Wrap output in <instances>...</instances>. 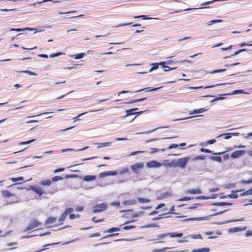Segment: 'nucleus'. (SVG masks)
<instances>
[{"instance_id": "obj_1", "label": "nucleus", "mask_w": 252, "mask_h": 252, "mask_svg": "<svg viewBox=\"0 0 252 252\" xmlns=\"http://www.w3.org/2000/svg\"><path fill=\"white\" fill-rule=\"evenodd\" d=\"M107 205L105 203L96 204L93 207V212L97 213L105 211L107 209Z\"/></svg>"}, {"instance_id": "obj_2", "label": "nucleus", "mask_w": 252, "mask_h": 252, "mask_svg": "<svg viewBox=\"0 0 252 252\" xmlns=\"http://www.w3.org/2000/svg\"><path fill=\"white\" fill-rule=\"evenodd\" d=\"M41 225V223L36 220H33L26 228L25 231L32 230Z\"/></svg>"}, {"instance_id": "obj_3", "label": "nucleus", "mask_w": 252, "mask_h": 252, "mask_svg": "<svg viewBox=\"0 0 252 252\" xmlns=\"http://www.w3.org/2000/svg\"><path fill=\"white\" fill-rule=\"evenodd\" d=\"M183 235L182 233H176V232H172V233H167L164 234H161L158 236V238L159 239H163L165 237H181Z\"/></svg>"}, {"instance_id": "obj_4", "label": "nucleus", "mask_w": 252, "mask_h": 252, "mask_svg": "<svg viewBox=\"0 0 252 252\" xmlns=\"http://www.w3.org/2000/svg\"><path fill=\"white\" fill-rule=\"evenodd\" d=\"M144 164L142 162H138L131 166V169L135 173L138 174L140 170L143 168Z\"/></svg>"}, {"instance_id": "obj_5", "label": "nucleus", "mask_w": 252, "mask_h": 252, "mask_svg": "<svg viewBox=\"0 0 252 252\" xmlns=\"http://www.w3.org/2000/svg\"><path fill=\"white\" fill-rule=\"evenodd\" d=\"M189 159L190 158L189 157L178 159L177 160L178 167L181 168H184Z\"/></svg>"}, {"instance_id": "obj_6", "label": "nucleus", "mask_w": 252, "mask_h": 252, "mask_svg": "<svg viewBox=\"0 0 252 252\" xmlns=\"http://www.w3.org/2000/svg\"><path fill=\"white\" fill-rule=\"evenodd\" d=\"M245 154V151L243 150H237L233 152L231 155V158H237L243 156Z\"/></svg>"}, {"instance_id": "obj_7", "label": "nucleus", "mask_w": 252, "mask_h": 252, "mask_svg": "<svg viewBox=\"0 0 252 252\" xmlns=\"http://www.w3.org/2000/svg\"><path fill=\"white\" fill-rule=\"evenodd\" d=\"M31 189L39 196H41L44 193L43 189L38 186L31 187Z\"/></svg>"}, {"instance_id": "obj_8", "label": "nucleus", "mask_w": 252, "mask_h": 252, "mask_svg": "<svg viewBox=\"0 0 252 252\" xmlns=\"http://www.w3.org/2000/svg\"><path fill=\"white\" fill-rule=\"evenodd\" d=\"M147 165L148 167L152 168L156 167H160L162 165V164L156 160H152L150 162H147Z\"/></svg>"}, {"instance_id": "obj_9", "label": "nucleus", "mask_w": 252, "mask_h": 252, "mask_svg": "<svg viewBox=\"0 0 252 252\" xmlns=\"http://www.w3.org/2000/svg\"><path fill=\"white\" fill-rule=\"evenodd\" d=\"M242 191H243V190H236L235 191H232V193H231L230 194L227 195V197H228L231 198H238V195L237 194H236V193L238 192ZM225 197H226V196H221L220 198H224Z\"/></svg>"}, {"instance_id": "obj_10", "label": "nucleus", "mask_w": 252, "mask_h": 252, "mask_svg": "<svg viewBox=\"0 0 252 252\" xmlns=\"http://www.w3.org/2000/svg\"><path fill=\"white\" fill-rule=\"evenodd\" d=\"M187 194H200L201 193V190L199 189H188L185 192Z\"/></svg>"}, {"instance_id": "obj_11", "label": "nucleus", "mask_w": 252, "mask_h": 252, "mask_svg": "<svg viewBox=\"0 0 252 252\" xmlns=\"http://www.w3.org/2000/svg\"><path fill=\"white\" fill-rule=\"evenodd\" d=\"M57 220V218L55 217H49L46 220L45 224L48 225V227H51L53 225H50V224H52L56 222Z\"/></svg>"}, {"instance_id": "obj_12", "label": "nucleus", "mask_w": 252, "mask_h": 252, "mask_svg": "<svg viewBox=\"0 0 252 252\" xmlns=\"http://www.w3.org/2000/svg\"><path fill=\"white\" fill-rule=\"evenodd\" d=\"M1 194L4 198H9L10 197L14 196V194H12L10 191L7 190H3L1 191Z\"/></svg>"}, {"instance_id": "obj_13", "label": "nucleus", "mask_w": 252, "mask_h": 252, "mask_svg": "<svg viewBox=\"0 0 252 252\" xmlns=\"http://www.w3.org/2000/svg\"><path fill=\"white\" fill-rule=\"evenodd\" d=\"M138 109V108H134L130 109H128L126 110V114L124 116V117H126L130 115H135V111H136Z\"/></svg>"}, {"instance_id": "obj_14", "label": "nucleus", "mask_w": 252, "mask_h": 252, "mask_svg": "<svg viewBox=\"0 0 252 252\" xmlns=\"http://www.w3.org/2000/svg\"><path fill=\"white\" fill-rule=\"evenodd\" d=\"M172 196V193L170 192H166L161 194L160 196H158L157 199L161 200L165 198L170 197Z\"/></svg>"}, {"instance_id": "obj_15", "label": "nucleus", "mask_w": 252, "mask_h": 252, "mask_svg": "<svg viewBox=\"0 0 252 252\" xmlns=\"http://www.w3.org/2000/svg\"><path fill=\"white\" fill-rule=\"evenodd\" d=\"M161 87H158V88H153V89H152L151 87H148V88H146L140 89V90H138V91H136L135 92V93L139 92H141V91H145V92H147L155 91H157V90L159 89Z\"/></svg>"}, {"instance_id": "obj_16", "label": "nucleus", "mask_w": 252, "mask_h": 252, "mask_svg": "<svg viewBox=\"0 0 252 252\" xmlns=\"http://www.w3.org/2000/svg\"><path fill=\"white\" fill-rule=\"evenodd\" d=\"M137 203V201L135 199H130L126 200L123 202V204L125 206H129L135 204Z\"/></svg>"}, {"instance_id": "obj_17", "label": "nucleus", "mask_w": 252, "mask_h": 252, "mask_svg": "<svg viewBox=\"0 0 252 252\" xmlns=\"http://www.w3.org/2000/svg\"><path fill=\"white\" fill-rule=\"evenodd\" d=\"M96 176L94 175H86L83 177V180L86 182H89L95 180Z\"/></svg>"}, {"instance_id": "obj_18", "label": "nucleus", "mask_w": 252, "mask_h": 252, "mask_svg": "<svg viewBox=\"0 0 252 252\" xmlns=\"http://www.w3.org/2000/svg\"><path fill=\"white\" fill-rule=\"evenodd\" d=\"M52 184V181L50 179L42 180L39 182V184L43 186H49Z\"/></svg>"}, {"instance_id": "obj_19", "label": "nucleus", "mask_w": 252, "mask_h": 252, "mask_svg": "<svg viewBox=\"0 0 252 252\" xmlns=\"http://www.w3.org/2000/svg\"><path fill=\"white\" fill-rule=\"evenodd\" d=\"M234 134L235 135H238L239 134L238 133H234L233 134L229 133H223L222 134L220 135L218 137H221V136H224V138L225 139H228L231 137V135Z\"/></svg>"}, {"instance_id": "obj_20", "label": "nucleus", "mask_w": 252, "mask_h": 252, "mask_svg": "<svg viewBox=\"0 0 252 252\" xmlns=\"http://www.w3.org/2000/svg\"><path fill=\"white\" fill-rule=\"evenodd\" d=\"M210 251L209 248H203L198 249H194L191 251V252H209Z\"/></svg>"}, {"instance_id": "obj_21", "label": "nucleus", "mask_w": 252, "mask_h": 252, "mask_svg": "<svg viewBox=\"0 0 252 252\" xmlns=\"http://www.w3.org/2000/svg\"><path fill=\"white\" fill-rule=\"evenodd\" d=\"M146 98H147V97H144V98H140V99H132L128 102H125V103L131 104V103H136V102H141L144 100H146Z\"/></svg>"}, {"instance_id": "obj_22", "label": "nucleus", "mask_w": 252, "mask_h": 252, "mask_svg": "<svg viewBox=\"0 0 252 252\" xmlns=\"http://www.w3.org/2000/svg\"><path fill=\"white\" fill-rule=\"evenodd\" d=\"M137 200H138V202L140 203H149L151 201L150 199L141 198V197H138L137 198Z\"/></svg>"}, {"instance_id": "obj_23", "label": "nucleus", "mask_w": 252, "mask_h": 252, "mask_svg": "<svg viewBox=\"0 0 252 252\" xmlns=\"http://www.w3.org/2000/svg\"><path fill=\"white\" fill-rule=\"evenodd\" d=\"M120 229H121L120 227H113V228H111L108 230H105L104 231V233H112L113 232L119 231L120 230Z\"/></svg>"}, {"instance_id": "obj_24", "label": "nucleus", "mask_w": 252, "mask_h": 252, "mask_svg": "<svg viewBox=\"0 0 252 252\" xmlns=\"http://www.w3.org/2000/svg\"><path fill=\"white\" fill-rule=\"evenodd\" d=\"M246 229V227H244L243 228H241L239 227H234L230 228L229 230V232H236L241 230H244Z\"/></svg>"}, {"instance_id": "obj_25", "label": "nucleus", "mask_w": 252, "mask_h": 252, "mask_svg": "<svg viewBox=\"0 0 252 252\" xmlns=\"http://www.w3.org/2000/svg\"><path fill=\"white\" fill-rule=\"evenodd\" d=\"M98 145V148L103 147H106V146H109L111 144V142H104V143H99L97 144Z\"/></svg>"}, {"instance_id": "obj_26", "label": "nucleus", "mask_w": 252, "mask_h": 252, "mask_svg": "<svg viewBox=\"0 0 252 252\" xmlns=\"http://www.w3.org/2000/svg\"><path fill=\"white\" fill-rule=\"evenodd\" d=\"M252 195V189L247 190L245 191H243L241 194H240V196H245V195Z\"/></svg>"}, {"instance_id": "obj_27", "label": "nucleus", "mask_w": 252, "mask_h": 252, "mask_svg": "<svg viewBox=\"0 0 252 252\" xmlns=\"http://www.w3.org/2000/svg\"><path fill=\"white\" fill-rule=\"evenodd\" d=\"M232 204L231 203L225 202H221L216 203L214 204V205H215L216 206H226V205L230 206Z\"/></svg>"}, {"instance_id": "obj_28", "label": "nucleus", "mask_w": 252, "mask_h": 252, "mask_svg": "<svg viewBox=\"0 0 252 252\" xmlns=\"http://www.w3.org/2000/svg\"><path fill=\"white\" fill-rule=\"evenodd\" d=\"M205 111L204 108H201V109H194L193 110L192 112H191L190 114H198V113H201Z\"/></svg>"}, {"instance_id": "obj_29", "label": "nucleus", "mask_w": 252, "mask_h": 252, "mask_svg": "<svg viewBox=\"0 0 252 252\" xmlns=\"http://www.w3.org/2000/svg\"><path fill=\"white\" fill-rule=\"evenodd\" d=\"M223 1V0H213L208 1L202 3L200 4V5L201 6H204V5H206L211 4V3H212L214 2H216V1Z\"/></svg>"}, {"instance_id": "obj_30", "label": "nucleus", "mask_w": 252, "mask_h": 252, "mask_svg": "<svg viewBox=\"0 0 252 252\" xmlns=\"http://www.w3.org/2000/svg\"><path fill=\"white\" fill-rule=\"evenodd\" d=\"M210 158L212 160H214L215 161H217L219 162H221L222 161L221 158L219 156H214V157H211Z\"/></svg>"}, {"instance_id": "obj_31", "label": "nucleus", "mask_w": 252, "mask_h": 252, "mask_svg": "<svg viewBox=\"0 0 252 252\" xmlns=\"http://www.w3.org/2000/svg\"><path fill=\"white\" fill-rule=\"evenodd\" d=\"M168 165L169 166H172L173 167H178L177 161L175 160H172L170 162L168 163Z\"/></svg>"}, {"instance_id": "obj_32", "label": "nucleus", "mask_w": 252, "mask_h": 252, "mask_svg": "<svg viewBox=\"0 0 252 252\" xmlns=\"http://www.w3.org/2000/svg\"><path fill=\"white\" fill-rule=\"evenodd\" d=\"M92 220L94 223H97L103 221L104 220V219L102 218L100 219H97V218L96 217H94L92 219Z\"/></svg>"}, {"instance_id": "obj_33", "label": "nucleus", "mask_w": 252, "mask_h": 252, "mask_svg": "<svg viewBox=\"0 0 252 252\" xmlns=\"http://www.w3.org/2000/svg\"><path fill=\"white\" fill-rule=\"evenodd\" d=\"M162 65V67L164 69V71H166V72L168 71H169V70L175 69H176L177 68V67H169L168 66L165 65V64L164 65Z\"/></svg>"}, {"instance_id": "obj_34", "label": "nucleus", "mask_w": 252, "mask_h": 252, "mask_svg": "<svg viewBox=\"0 0 252 252\" xmlns=\"http://www.w3.org/2000/svg\"><path fill=\"white\" fill-rule=\"evenodd\" d=\"M217 197V194H213L212 195L211 197H206V196H199L197 197V198H199V199H209V198H216V197Z\"/></svg>"}, {"instance_id": "obj_35", "label": "nucleus", "mask_w": 252, "mask_h": 252, "mask_svg": "<svg viewBox=\"0 0 252 252\" xmlns=\"http://www.w3.org/2000/svg\"><path fill=\"white\" fill-rule=\"evenodd\" d=\"M119 235V233H113V234H108L106 236H105L103 237H102L101 238V239H105V238H110V237H114V236H118Z\"/></svg>"}, {"instance_id": "obj_36", "label": "nucleus", "mask_w": 252, "mask_h": 252, "mask_svg": "<svg viewBox=\"0 0 252 252\" xmlns=\"http://www.w3.org/2000/svg\"><path fill=\"white\" fill-rule=\"evenodd\" d=\"M66 216L64 214H63L59 219V222L60 224H63V222Z\"/></svg>"}, {"instance_id": "obj_37", "label": "nucleus", "mask_w": 252, "mask_h": 252, "mask_svg": "<svg viewBox=\"0 0 252 252\" xmlns=\"http://www.w3.org/2000/svg\"><path fill=\"white\" fill-rule=\"evenodd\" d=\"M10 180L12 182H18V181H22L24 180V178L22 177H19L17 178H11Z\"/></svg>"}, {"instance_id": "obj_38", "label": "nucleus", "mask_w": 252, "mask_h": 252, "mask_svg": "<svg viewBox=\"0 0 252 252\" xmlns=\"http://www.w3.org/2000/svg\"><path fill=\"white\" fill-rule=\"evenodd\" d=\"M63 179V178L61 176H55L52 178V181L53 182H57L59 180H62Z\"/></svg>"}, {"instance_id": "obj_39", "label": "nucleus", "mask_w": 252, "mask_h": 252, "mask_svg": "<svg viewBox=\"0 0 252 252\" xmlns=\"http://www.w3.org/2000/svg\"><path fill=\"white\" fill-rule=\"evenodd\" d=\"M239 46L241 47L244 46H252V41L251 42H249L248 43H245V42L241 43L239 44Z\"/></svg>"}, {"instance_id": "obj_40", "label": "nucleus", "mask_w": 252, "mask_h": 252, "mask_svg": "<svg viewBox=\"0 0 252 252\" xmlns=\"http://www.w3.org/2000/svg\"><path fill=\"white\" fill-rule=\"evenodd\" d=\"M109 176L108 171H105V172L100 173L99 175V177L101 178H104V177H105L106 176Z\"/></svg>"}, {"instance_id": "obj_41", "label": "nucleus", "mask_w": 252, "mask_h": 252, "mask_svg": "<svg viewBox=\"0 0 252 252\" xmlns=\"http://www.w3.org/2000/svg\"><path fill=\"white\" fill-rule=\"evenodd\" d=\"M20 72H22V73H27L29 75H34V76H35L36 75V74L33 72H32L31 71H29V70H24V71H20Z\"/></svg>"}, {"instance_id": "obj_42", "label": "nucleus", "mask_w": 252, "mask_h": 252, "mask_svg": "<svg viewBox=\"0 0 252 252\" xmlns=\"http://www.w3.org/2000/svg\"><path fill=\"white\" fill-rule=\"evenodd\" d=\"M85 55L84 53H79L77 55H75V59H81L82 58H83L84 56Z\"/></svg>"}, {"instance_id": "obj_43", "label": "nucleus", "mask_w": 252, "mask_h": 252, "mask_svg": "<svg viewBox=\"0 0 252 252\" xmlns=\"http://www.w3.org/2000/svg\"><path fill=\"white\" fill-rule=\"evenodd\" d=\"M73 211V209L71 208H68L66 209L63 214H65L67 216L68 214L71 213Z\"/></svg>"}, {"instance_id": "obj_44", "label": "nucleus", "mask_w": 252, "mask_h": 252, "mask_svg": "<svg viewBox=\"0 0 252 252\" xmlns=\"http://www.w3.org/2000/svg\"><path fill=\"white\" fill-rule=\"evenodd\" d=\"M139 18H143V19L144 20H146V19H151V18H148V17H147V16H146V15H140V16H133V18H135V19Z\"/></svg>"}, {"instance_id": "obj_45", "label": "nucleus", "mask_w": 252, "mask_h": 252, "mask_svg": "<svg viewBox=\"0 0 252 252\" xmlns=\"http://www.w3.org/2000/svg\"><path fill=\"white\" fill-rule=\"evenodd\" d=\"M247 51V49H240L238 51H237L236 52H235L232 55V56H236L238 54H239L241 52H244V51Z\"/></svg>"}, {"instance_id": "obj_46", "label": "nucleus", "mask_w": 252, "mask_h": 252, "mask_svg": "<svg viewBox=\"0 0 252 252\" xmlns=\"http://www.w3.org/2000/svg\"><path fill=\"white\" fill-rule=\"evenodd\" d=\"M28 28L26 29V30H28ZM24 30V29H22L20 28H11L9 29V31H17V32H21Z\"/></svg>"}, {"instance_id": "obj_47", "label": "nucleus", "mask_w": 252, "mask_h": 252, "mask_svg": "<svg viewBox=\"0 0 252 252\" xmlns=\"http://www.w3.org/2000/svg\"><path fill=\"white\" fill-rule=\"evenodd\" d=\"M174 211H175V206H172L171 207V208L170 209L169 213L173 214H175V215L179 214V213H177L175 212Z\"/></svg>"}, {"instance_id": "obj_48", "label": "nucleus", "mask_w": 252, "mask_h": 252, "mask_svg": "<svg viewBox=\"0 0 252 252\" xmlns=\"http://www.w3.org/2000/svg\"><path fill=\"white\" fill-rule=\"evenodd\" d=\"M128 171H129L128 169L127 168H126L122 169L120 171V173L121 174H124L127 173L128 172Z\"/></svg>"}, {"instance_id": "obj_49", "label": "nucleus", "mask_w": 252, "mask_h": 252, "mask_svg": "<svg viewBox=\"0 0 252 252\" xmlns=\"http://www.w3.org/2000/svg\"><path fill=\"white\" fill-rule=\"evenodd\" d=\"M159 64H160L159 63L153 64V65L152 67V68H151L150 71H152L153 70H156V69H158V68Z\"/></svg>"}, {"instance_id": "obj_50", "label": "nucleus", "mask_w": 252, "mask_h": 252, "mask_svg": "<svg viewBox=\"0 0 252 252\" xmlns=\"http://www.w3.org/2000/svg\"><path fill=\"white\" fill-rule=\"evenodd\" d=\"M35 140V139H32V140H29V141H24V142H22L20 143V145H26V144H30L33 141H34Z\"/></svg>"}, {"instance_id": "obj_51", "label": "nucleus", "mask_w": 252, "mask_h": 252, "mask_svg": "<svg viewBox=\"0 0 252 252\" xmlns=\"http://www.w3.org/2000/svg\"><path fill=\"white\" fill-rule=\"evenodd\" d=\"M252 183V179L248 180H242L241 181V183L243 184H250Z\"/></svg>"}, {"instance_id": "obj_52", "label": "nucleus", "mask_w": 252, "mask_h": 252, "mask_svg": "<svg viewBox=\"0 0 252 252\" xmlns=\"http://www.w3.org/2000/svg\"><path fill=\"white\" fill-rule=\"evenodd\" d=\"M192 199L191 197H182L180 199H179V201H188V200H190Z\"/></svg>"}, {"instance_id": "obj_53", "label": "nucleus", "mask_w": 252, "mask_h": 252, "mask_svg": "<svg viewBox=\"0 0 252 252\" xmlns=\"http://www.w3.org/2000/svg\"><path fill=\"white\" fill-rule=\"evenodd\" d=\"M135 226L133 225H126L123 227V229L124 230H129L132 228H134Z\"/></svg>"}, {"instance_id": "obj_54", "label": "nucleus", "mask_w": 252, "mask_h": 252, "mask_svg": "<svg viewBox=\"0 0 252 252\" xmlns=\"http://www.w3.org/2000/svg\"><path fill=\"white\" fill-rule=\"evenodd\" d=\"M87 113V112H84V113H81L79 115H78L77 117L73 118V120L74 122H75V121L78 120H79V119H78L79 117L83 116V115L86 114Z\"/></svg>"}, {"instance_id": "obj_55", "label": "nucleus", "mask_w": 252, "mask_h": 252, "mask_svg": "<svg viewBox=\"0 0 252 252\" xmlns=\"http://www.w3.org/2000/svg\"><path fill=\"white\" fill-rule=\"evenodd\" d=\"M109 176H114L117 174L116 171H108Z\"/></svg>"}, {"instance_id": "obj_56", "label": "nucleus", "mask_w": 252, "mask_h": 252, "mask_svg": "<svg viewBox=\"0 0 252 252\" xmlns=\"http://www.w3.org/2000/svg\"><path fill=\"white\" fill-rule=\"evenodd\" d=\"M179 147V145L178 144H173L170 145L168 147V149H171L173 148H176Z\"/></svg>"}, {"instance_id": "obj_57", "label": "nucleus", "mask_w": 252, "mask_h": 252, "mask_svg": "<svg viewBox=\"0 0 252 252\" xmlns=\"http://www.w3.org/2000/svg\"><path fill=\"white\" fill-rule=\"evenodd\" d=\"M205 159V157L204 156H197L195 158H194V159L195 160H204Z\"/></svg>"}, {"instance_id": "obj_58", "label": "nucleus", "mask_w": 252, "mask_h": 252, "mask_svg": "<svg viewBox=\"0 0 252 252\" xmlns=\"http://www.w3.org/2000/svg\"><path fill=\"white\" fill-rule=\"evenodd\" d=\"M219 190V188H211V189H209V192H216V191H218Z\"/></svg>"}, {"instance_id": "obj_59", "label": "nucleus", "mask_w": 252, "mask_h": 252, "mask_svg": "<svg viewBox=\"0 0 252 252\" xmlns=\"http://www.w3.org/2000/svg\"><path fill=\"white\" fill-rule=\"evenodd\" d=\"M100 236V234L99 233L97 232V233H93V234H91L90 235V237L92 238V237H98Z\"/></svg>"}, {"instance_id": "obj_60", "label": "nucleus", "mask_w": 252, "mask_h": 252, "mask_svg": "<svg viewBox=\"0 0 252 252\" xmlns=\"http://www.w3.org/2000/svg\"><path fill=\"white\" fill-rule=\"evenodd\" d=\"M192 238L193 239H202V237L200 234L193 235L192 236Z\"/></svg>"}, {"instance_id": "obj_61", "label": "nucleus", "mask_w": 252, "mask_h": 252, "mask_svg": "<svg viewBox=\"0 0 252 252\" xmlns=\"http://www.w3.org/2000/svg\"><path fill=\"white\" fill-rule=\"evenodd\" d=\"M62 53H61V52L57 53H56V54H52V55H50L49 56V57H50V58H53V57H57V56H59V55H62Z\"/></svg>"}, {"instance_id": "obj_62", "label": "nucleus", "mask_w": 252, "mask_h": 252, "mask_svg": "<svg viewBox=\"0 0 252 252\" xmlns=\"http://www.w3.org/2000/svg\"><path fill=\"white\" fill-rule=\"evenodd\" d=\"M245 236L247 237H249L251 236H252V231L251 230H248L245 233Z\"/></svg>"}, {"instance_id": "obj_63", "label": "nucleus", "mask_w": 252, "mask_h": 252, "mask_svg": "<svg viewBox=\"0 0 252 252\" xmlns=\"http://www.w3.org/2000/svg\"><path fill=\"white\" fill-rule=\"evenodd\" d=\"M84 209V207L83 206H77L76 208V211L77 212H80L83 211Z\"/></svg>"}, {"instance_id": "obj_64", "label": "nucleus", "mask_w": 252, "mask_h": 252, "mask_svg": "<svg viewBox=\"0 0 252 252\" xmlns=\"http://www.w3.org/2000/svg\"><path fill=\"white\" fill-rule=\"evenodd\" d=\"M111 205H113V206H116L119 207L120 205V202L119 201H115V202H112L111 203Z\"/></svg>"}]
</instances>
